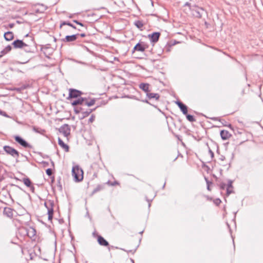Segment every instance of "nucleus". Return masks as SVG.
I'll list each match as a JSON object with an SVG mask.
<instances>
[{"label": "nucleus", "mask_w": 263, "mask_h": 263, "mask_svg": "<svg viewBox=\"0 0 263 263\" xmlns=\"http://www.w3.org/2000/svg\"><path fill=\"white\" fill-rule=\"evenodd\" d=\"M0 115L3 116L4 117H8V116L7 115V114H6V112L3 111L1 110H0Z\"/></svg>", "instance_id": "nucleus-41"}, {"label": "nucleus", "mask_w": 263, "mask_h": 263, "mask_svg": "<svg viewBox=\"0 0 263 263\" xmlns=\"http://www.w3.org/2000/svg\"><path fill=\"white\" fill-rule=\"evenodd\" d=\"M74 111L76 114H78L82 112V108L81 107H76L74 108Z\"/></svg>", "instance_id": "nucleus-31"}, {"label": "nucleus", "mask_w": 263, "mask_h": 263, "mask_svg": "<svg viewBox=\"0 0 263 263\" xmlns=\"http://www.w3.org/2000/svg\"><path fill=\"white\" fill-rule=\"evenodd\" d=\"M82 94L83 92L80 90L74 88H70L69 89V96L67 99H76L80 97Z\"/></svg>", "instance_id": "nucleus-4"}, {"label": "nucleus", "mask_w": 263, "mask_h": 263, "mask_svg": "<svg viewBox=\"0 0 263 263\" xmlns=\"http://www.w3.org/2000/svg\"><path fill=\"white\" fill-rule=\"evenodd\" d=\"M207 189H208V190H209V191H211V189H210V185H207Z\"/></svg>", "instance_id": "nucleus-52"}, {"label": "nucleus", "mask_w": 263, "mask_h": 263, "mask_svg": "<svg viewBox=\"0 0 263 263\" xmlns=\"http://www.w3.org/2000/svg\"><path fill=\"white\" fill-rule=\"evenodd\" d=\"M64 25H68L71 27H72L73 29H76V27L74 26L73 24H72L69 22H66V21H63L61 23L60 28H62V27Z\"/></svg>", "instance_id": "nucleus-23"}, {"label": "nucleus", "mask_w": 263, "mask_h": 263, "mask_svg": "<svg viewBox=\"0 0 263 263\" xmlns=\"http://www.w3.org/2000/svg\"><path fill=\"white\" fill-rule=\"evenodd\" d=\"M156 196V194H155L153 198L151 199H149L147 196L145 197L146 201L148 202V206L149 207L151 206V202L153 200V198Z\"/></svg>", "instance_id": "nucleus-38"}, {"label": "nucleus", "mask_w": 263, "mask_h": 263, "mask_svg": "<svg viewBox=\"0 0 263 263\" xmlns=\"http://www.w3.org/2000/svg\"><path fill=\"white\" fill-rule=\"evenodd\" d=\"M193 0H190V1H192Z\"/></svg>", "instance_id": "nucleus-61"}, {"label": "nucleus", "mask_w": 263, "mask_h": 263, "mask_svg": "<svg viewBox=\"0 0 263 263\" xmlns=\"http://www.w3.org/2000/svg\"><path fill=\"white\" fill-rule=\"evenodd\" d=\"M186 115V119L188 121H189L190 122H195L196 121V119H195L194 117L191 115H189V114H186L185 115Z\"/></svg>", "instance_id": "nucleus-28"}, {"label": "nucleus", "mask_w": 263, "mask_h": 263, "mask_svg": "<svg viewBox=\"0 0 263 263\" xmlns=\"http://www.w3.org/2000/svg\"><path fill=\"white\" fill-rule=\"evenodd\" d=\"M35 230L34 229H32V232H33L32 236H34L35 235Z\"/></svg>", "instance_id": "nucleus-49"}, {"label": "nucleus", "mask_w": 263, "mask_h": 263, "mask_svg": "<svg viewBox=\"0 0 263 263\" xmlns=\"http://www.w3.org/2000/svg\"><path fill=\"white\" fill-rule=\"evenodd\" d=\"M134 25L139 29H140L141 30H142V28L143 27V26H144V24L142 22V21H140V20H138V21H136L135 22H134Z\"/></svg>", "instance_id": "nucleus-22"}, {"label": "nucleus", "mask_w": 263, "mask_h": 263, "mask_svg": "<svg viewBox=\"0 0 263 263\" xmlns=\"http://www.w3.org/2000/svg\"><path fill=\"white\" fill-rule=\"evenodd\" d=\"M68 17L69 18H72L73 17V14L70 15Z\"/></svg>", "instance_id": "nucleus-54"}, {"label": "nucleus", "mask_w": 263, "mask_h": 263, "mask_svg": "<svg viewBox=\"0 0 263 263\" xmlns=\"http://www.w3.org/2000/svg\"><path fill=\"white\" fill-rule=\"evenodd\" d=\"M185 6H187L189 7V8L190 11L191 10H192L193 8L194 7V5L192 6L191 4L189 2H186L184 4L183 7H185Z\"/></svg>", "instance_id": "nucleus-34"}, {"label": "nucleus", "mask_w": 263, "mask_h": 263, "mask_svg": "<svg viewBox=\"0 0 263 263\" xmlns=\"http://www.w3.org/2000/svg\"><path fill=\"white\" fill-rule=\"evenodd\" d=\"M23 182L26 186H31V181L29 178H24Z\"/></svg>", "instance_id": "nucleus-25"}, {"label": "nucleus", "mask_w": 263, "mask_h": 263, "mask_svg": "<svg viewBox=\"0 0 263 263\" xmlns=\"http://www.w3.org/2000/svg\"><path fill=\"white\" fill-rule=\"evenodd\" d=\"M46 174L50 176L51 175L52 173V170L51 168H47L46 170Z\"/></svg>", "instance_id": "nucleus-36"}, {"label": "nucleus", "mask_w": 263, "mask_h": 263, "mask_svg": "<svg viewBox=\"0 0 263 263\" xmlns=\"http://www.w3.org/2000/svg\"><path fill=\"white\" fill-rule=\"evenodd\" d=\"M233 181L232 180H229L228 184H227V195L229 196L231 193H233Z\"/></svg>", "instance_id": "nucleus-15"}, {"label": "nucleus", "mask_w": 263, "mask_h": 263, "mask_svg": "<svg viewBox=\"0 0 263 263\" xmlns=\"http://www.w3.org/2000/svg\"><path fill=\"white\" fill-rule=\"evenodd\" d=\"M58 144L65 152H68L69 151L68 145L65 144L60 138H58Z\"/></svg>", "instance_id": "nucleus-19"}, {"label": "nucleus", "mask_w": 263, "mask_h": 263, "mask_svg": "<svg viewBox=\"0 0 263 263\" xmlns=\"http://www.w3.org/2000/svg\"><path fill=\"white\" fill-rule=\"evenodd\" d=\"M95 103V100L94 99H91L89 102L86 101H85L84 104L88 106H91Z\"/></svg>", "instance_id": "nucleus-29"}, {"label": "nucleus", "mask_w": 263, "mask_h": 263, "mask_svg": "<svg viewBox=\"0 0 263 263\" xmlns=\"http://www.w3.org/2000/svg\"><path fill=\"white\" fill-rule=\"evenodd\" d=\"M33 130L35 133H39L42 135H43L44 134V133H45V130L44 129H43L40 128L36 127H33Z\"/></svg>", "instance_id": "nucleus-26"}, {"label": "nucleus", "mask_w": 263, "mask_h": 263, "mask_svg": "<svg viewBox=\"0 0 263 263\" xmlns=\"http://www.w3.org/2000/svg\"><path fill=\"white\" fill-rule=\"evenodd\" d=\"M83 172L78 166H75L72 169V175L76 182H79L82 180Z\"/></svg>", "instance_id": "nucleus-1"}, {"label": "nucleus", "mask_w": 263, "mask_h": 263, "mask_svg": "<svg viewBox=\"0 0 263 263\" xmlns=\"http://www.w3.org/2000/svg\"><path fill=\"white\" fill-rule=\"evenodd\" d=\"M130 261H131V262H132V263H134V259H132V258H130Z\"/></svg>", "instance_id": "nucleus-55"}, {"label": "nucleus", "mask_w": 263, "mask_h": 263, "mask_svg": "<svg viewBox=\"0 0 263 263\" xmlns=\"http://www.w3.org/2000/svg\"><path fill=\"white\" fill-rule=\"evenodd\" d=\"M59 186L60 187V189L62 190V185L60 184L59 185Z\"/></svg>", "instance_id": "nucleus-57"}, {"label": "nucleus", "mask_w": 263, "mask_h": 263, "mask_svg": "<svg viewBox=\"0 0 263 263\" xmlns=\"http://www.w3.org/2000/svg\"><path fill=\"white\" fill-rule=\"evenodd\" d=\"M206 183L207 185H210L212 183V182L210 181H207V182Z\"/></svg>", "instance_id": "nucleus-47"}, {"label": "nucleus", "mask_w": 263, "mask_h": 263, "mask_svg": "<svg viewBox=\"0 0 263 263\" xmlns=\"http://www.w3.org/2000/svg\"><path fill=\"white\" fill-rule=\"evenodd\" d=\"M148 36L151 42L156 43L159 40L160 36V33L158 32H155L152 34H148Z\"/></svg>", "instance_id": "nucleus-9"}, {"label": "nucleus", "mask_w": 263, "mask_h": 263, "mask_svg": "<svg viewBox=\"0 0 263 263\" xmlns=\"http://www.w3.org/2000/svg\"><path fill=\"white\" fill-rule=\"evenodd\" d=\"M210 119H211L213 121H220V119L218 117H212V118H210Z\"/></svg>", "instance_id": "nucleus-42"}, {"label": "nucleus", "mask_w": 263, "mask_h": 263, "mask_svg": "<svg viewBox=\"0 0 263 263\" xmlns=\"http://www.w3.org/2000/svg\"><path fill=\"white\" fill-rule=\"evenodd\" d=\"M209 153H210L212 157H214V153L210 149H209Z\"/></svg>", "instance_id": "nucleus-44"}, {"label": "nucleus", "mask_w": 263, "mask_h": 263, "mask_svg": "<svg viewBox=\"0 0 263 263\" xmlns=\"http://www.w3.org/2000/svg\"><path fill=\"white\" fill-rule=\"evenodd\" d=\"M53 178H54V177H53L52 179V182L53 181Z\"/></svg>", "instance_id": "nucleus-59"}, {"label": "nucleus", "mask_w": 263, "mask_h": 263, "mask_svg": "<svg viewBox=\"0 0 263 263\" xmlns=\"http://www.w3.org/2000/svg\"><path fill=\"white\" fill-rule=\"evenodd\" d=\"M146 49V45L144 43H137L133 48V52L135 51H138L141 52H143Z\"/></svg>", "instance_id": "nucleus-7"}, {"label": "nucleus", "mask_w": 263, "mask_h": 263, "mask_svg": "<svg viewBox=\"0 0 263 263\" xmlns=\"http://www.w3.org/2000/svg\"><path fill=\"white\" fill-rule=\"evenodd\" d=\"M164 186H165V184L163 185V188H164Z\"/></svg>", "instance_id": "nucleus-60"}, {"label": "nucleus", "mask_w": 263, "mask_h": 263, "mask_svg": "<svg viewBox=\"0 0 263 263\" xmlns=\"http://www.w3.org/2000/svg\"><path fill=\"white\" fill-rule=\"evenodd\" d=\"M3 56H4V55L2 54V53H1V52H0V58H2Z\"/></svg>", "instance_id": "nucleus-56"}, {"label": "nucleus", "mask_w": 263, "mask_h": 263, "mask_svg": "<svg viewBox=\"0 0 263 263\" xmlns=\"http://www.w3.org/2000/svg\"><path fill=\"white\" fill-rule=\"evenodd\" d=\"M95 116L94 115H92L90 118L88 120V122L92 123L95 120Z\"/></svg>", "instance_id": "nucleus-39"}, {"label": "nucleus", "mask_w": 263, "mask_h": 263, "mask_svg": "<svg viewBox=\"0 0 263 263\" xmlns=\"http://www.w3.org/2000/svg\"><path fill=\"white\" fill-rule=\"evenodd\" d=\"M87 100L86 98H83L81 97V96L78 99L74 101H73L72 102H71V105L73 106H76L78 105H82L83 103H84L85 101Z\"/></svg>", "instance_id": "nucleus-13"}, {"label": "nucleus", "mask_w": 263, "mask_h": 263, "mask_svg": "<svg viewBox=\"0 0 263 263\" xmlns=\"http://www.w3.org/2000/svg\"><path fill=\"white\" fill-rule=\"evenodd\" d=\"M23 48L26 52H30L31 51V49L29 46H28L26 44H25V46H24V47Z\"/></svg>", "instance_id": "nucleus-32"}, {"label": "nucleus", "mask_w": 263, "mask_h": 263, "mask_svg": "<svg viewBox=\"0 0 263 263\" xmlns=\"http://www.w3.org/2000/svg\"><path fill=\"white\" fill-rule=\"evenodd\" d=\"M219 186L220 190H224L227 186V184L225 183L221 182L219 183Z\"/></svg>", "instance_id": "nucleus-33"}, {"label": "nucleus", "mask_w": 263, "mask_h": 263, "mask_svg": "<svg viewBox=\"0 0 263 263\" xmlns=\"http://www.w3.org/2000/svg\"><path fill=\"white\" fill-rule=\"evenodd\" d=\"M12 45L15 48H22L25 46V43L20 40H16L13 41Z\"/></svg>", "instance_id": "nucleus-14"}, {"label": "nucleus", "mask_w": 263, "mask_h": 263, "mask_svg": "<svg viewBox=\"0 0 263 263\" xmlns=\"http://www.w3.org/2000/svg\"><path fill=\"white\" fill-rule=\"evenodd\" d=\"M79 36H80L81 37H85L86 36V34L85 33H81V34H79Z\"/></svg>", "instance_id": "nucleus-46"}, {"label": "nucleus", "mask_w": 263, "mask_h": 263, "mask_svg": "<svg viewBox=\"0 0 263 263\" xmlns=\"http://www.w3.org/2000/svg\"><path fill=\"white\" fill-rule=\"evenodd\" d=\"M47 9V7L43 4H37L34 9L35 13H43Z\"/></svg>", "instance_id": "nucleus-8"}, {"label": "nucleus", "mask_w": 263, "mask_h": 263, "mask_svg": "<svg viewBox=\"0 0 263 263\" xmlns=\"http://www.w3.org/2000/svg\"><path fill=\"white\" fill-rule=\"evenodd\" d=\"M45 206L48 209L49 207L53 206L54 205V202L52 200H48V201H46L44 203Z\"/></svg>", "instance_id": "nucleus-27"}, {"label": "nucleus", "mask_w": 263, "mask_h": 263, "mask_svg": "<svg viewBox=\"0 0 263 263\" xmlns=\"http://www.w3.org/2000/svg\"><path fill=\"white\" fill-rule=\"evenodd\" d=\"M191 11L194 16L199 18H201L204 13H206L205 10L203 8L200 7L196 5H194V7Z\"/></svg>", "instance_id": "nucleus-2"}, {"label": "nucleus", "mask_w": 263, "mask_h": 263, "mask_svg": "<svg viewBox=\"0 0 263 263\" xmlns=\"http://www.w3.org/2000/svg\"><path fill=\"white\" fill-rule=\"evenodd\" d=\"M149 87L150 85L148 83H141L139 85V88L142 90L146 95L151 91Z\"/></svg>", "instance_id": "nucleus-12"}, {"label": "nucleus", "mask_w": 263, "mask_h": 263, "mask_svg": "<svg viewBox=\"0 0 263 263\" xmlns=\"http://www.w3.org/2000/svg\"><path fill=\"white\" fill-rule=\"evenodd\" d=\"M60 133H62L64 137H67L70 134V127L67 124L62 125L59 129Z\"/></svg>", "instance_id": "nucleus-6"}, {"label": "nucleus", "mask_w": 263, "mask_h": 263, "mask_svg": "<svg viewBox=\"0 0 263 263\" xmlns=\"http://www.w3.org/2000/svg\"><path fill=\"white\" fill-rule=\"evenodd\" d=\"M204 179H205V180L206 182H207V181H209V180L208 179V178H207L206 177H204Z\"/></svg>", "instance_id": "nucleus-53"}, {"label": "nucleus", "mask_w": 263, "mask_h": 263, "mask_svg": "<svg viewBox=\"0 0 263 263\" xmlns=\"http://www.w3.org/2000/svg\"><path fill=\"white\" fill-rule=\"evenodd\" d=\"M3 149L7 154L11 155L13 158L17 159L19 157L20 153L15 148L8 145H5L3 147Z\"/></svg>", "instance_id": "nucleus-3"}, {"label": "nucleus", "mask_w": 263, "mask_h": 263, "mask_svg": "<svg viewBox=\"0 0 263 263\" xmlns=\"http://www.w3.org/2000/svg\"><path fill=\"white\" fill-rule=\"evenodd\" d=\"M12 47L10 45H8L6 46L3 50L1 51V53L4 55L8 53L11 51Z\"/></svg>", "instance_id": "nucleus-24"}, {"label": "nucleus", "mask_w": 263, "mask_h": 263, "mask_svg": "<svg viewBox=\"0 0 263 263\" xmlns=\"http://www.w3.org/2000/svg\"><path fill=\"white\" fill-rule=\"evenodd\" d=\"M4 38L6 41H10L13 39V33L12 32L8 31L5 33Z\"/></svg>", "instance_id": "nucleus-20"}, {"label": "nucleus", "mask_w": 263, "mask_h": 263, "mask_svg": "<svg viewBox=\"0 0 263 263\" xmlns=\"http://www.w3.org/2000/svg\"><path fill=\"white\" fill-rule=\"evenodd\" d=\"M94 109H89L86 111H82V113L83 115V118H85L88 116Z\"/></svg>", "instance_id": "nucleus-30"}, {"label": "nucleus", "mask_w": 263, "mask_h": 263, "mask_svg": "<svg viewBox=\"0 0 263 263\" xmlns=\"http://www.w3.org/2000/svg\"><path fill=\"white\" fill-rule=\"evenodd\" d=\"M4 179V178L3 176H0V182L2 181Z\"/></svg>", "instance_id": "nucleus-50"}, {"label": "nucleus", "mask_w": 263, "mask_h": 263, "mask_svg": "<svg viewBox=\"0 0 263 263\" xmlns=\"http://www.w3.org/2000/svg\"><path fill=\"white\" fill-rule=\"evenodd\" d=\"M176 103L178 105L181 111L182 112L183 114L186 115L187 113V106L180 101H177L176 102Z\"/></svg>", "instance_id": "nucleus-11"}, {"label": "nucleus", "mask_w": 263, "mask_h": 263, "mask_svg": "<svg viewBox=\"0 0 263 263\" xmlns=\"http://www.w3.org/2000/svg\"><path fill=\"white\" fill-rule=\"evenodd\" d=\"M221 202V201L219 198H217L214 200V203L216 205H219Z\"/></svg>", "instance_id": "nucleus-35"}, {"label": "nucleus", "mask_w": 263, "mask_h": 263, "mask_svg": "<svg viewBox=\"0 0 263 263\" xmlns=\"http://www.w3.org/2000/svg\"><path fill=\"white\" fill-rule=\"evenodd\" d=\"M220 134L222 140H227L231 136V134L227 130H221Z\"/></svg>", "instance_id": "nucleus-18"}, {"label": "nucleus", "mask_w": 263, "mask_h": 263, "mask_svg": "<svg viewBox=\"0 0 263 263\" xmlns=\"http://www.w3.org/2000/svg\"><path fill=\"white\" fill-rule=\"evenodd\" d=\"M73 22L74 23H75L76 24H78V25H80V26H82V27H83V26H84L83 24H82V23H81L80 22H79V21H77V20H73Z\"/></svg>", "instance_id": "nucleus-40"}, {"label": "nucleus", "mask_w": 263, "mask_h": 263, "mask_svg": "<svg viewBox=\"0 0 263 263\" xmlns=\"http://www.w3.org/2000/svg\"><path fill=\"white\" fill-rule=\"evenodd\" d=\"M28 187L30 188V190L31 191V192L32 193L34 192L35 188L33 185H31V186H28Z\"/></svg>", "instance_id": "nucleus-43"}, {"label": "nucleus", "mask_w": 263, "mask_h": 263, "mask_svg": "<svg viewBox=\"0 0 263 263\" xmlns=\"http://www.w3.org/2000/svg\"><path fill=\"white\" fill-rule=\"evenodd\" d=\"M79 36V34H72L71 35H66L64 39H62L64 42H71L75 41Z\"/></svg>", "instance_id": "nucleus-10"}, {"label": "nucleus", "mask_w": 263, "mask_h": 263, "mask_svg": "<svg viewBox=\"0 0 263 263\" xmlns=\"http://www.w3.org/2000/svg\"><path fill=\"white\" fill-rule=\"evenodd\" d=\"M102 189V187L100 185H98L97 187L92 192V193H95L99 191H100Z\"/></svg>", "instance_id": "nucleus-37"}, {"label": "nucleus", "mask_w": 263, "mask_h": 263, "mask_svg": "<svg viewBox=\"0 0 263 263\" xmlns=\"http://www.w3.org/2000/svg\"><path fill=\"white\" fill-rule=\"evenodd\" d=\"M143 231H141V232H140V234H142V233H143Z\"/></svg>", "instance_id": "nucleus-58"}, {"label": "nucleus", "mask_w": 263, "mask_h": 263, "mask_svg": "<svg viewBox=\"0 0 263 263\" xmlns=\"http://www.w3.org/2000/svg\"><path fill=\"white\" fill-rule=\"evenodd\" d=\"M142 102L151 105V103L147 100H142Z\"/></svg>", "instance_id": "nucleus-45"}, {"label": "nucleus", "mask_w": 263, "mask_h": 263, "mask_svg": "<svg viewBox=\"0 0 263 263\" xmlns=\"http://www.w3.org/2000/svg\"><path fill=\"white\" fill-rule=\"evenodd\" d=\"M146 97L149 99H155V100H159L160 98V95L157 93H152L149 91L146 94Z\"/></svg>", "instance_id": "nucleus-16"}, {"label": "nucleus", "mask_w": 263, "mask_h": 263, "mask_svg": "<svg viewBox=\"0 0 263 263\" xmlns=\"http://www.w3.org/2000/svg\"><path fill=\"white\" fill-rule=\"evenodd\" d=\"M53 206L49 207V208L48 209L47 214H48V219L49 220H51L52 219V218H53Z\"/></svg>", "instance_id": "nucleus-21"}, {"label": "nucleus", "mask_w": 263, "mask_h": 263, "mask_svg": "<svg viewBox=\"0 0 263 263\" xmlns=\"http://www.w3.org/2000/svg\"><path fill=\"white\" fill-rule=\"evenodd\" d=\"M225 159L224 156H221L220 158V160H223Z\"/></svg>", "instance_id": "nucleus-48"}, {"label": "nucleus", "mask_w": 263, "mask_h": 263, "mask_svg": "<svg viewBox=\"0 0 263 263\" xmlns=\"http://www.w3.org/2000/svg\"><path fill=\"white\" fill-rule=\"evenodd\" d=\"M98 242L100 245L102 246L107 247L109 246L108 242L100 235L98 236Z\"/></svg>", "instance_id": "nucleus-17"}, {"label": "nucleus", "mask_w": 263, "mask_h": 263, "mask_svg": "<svg viewBox=\"0 0 263 263\" xmlns=\"http://www.w3.org/2000/svg\"><path fill=\"white\" fill-rule=\"evenodd\" d=\"M14 26V24H9V26L10 28H12Z\"/></svg>", "instance_id": "nucleus-51"}, {"label": "nucleus", "mask_w": 263, "mask_h": 263, "mask_svg": "<svg viewBox=\"0 0 263 263\" xmlns=\"http://www.w3.org/2000/svg\"><path fill=\"white\" fill-rule=\"evenodd\" d=\"M14 138L16 142L25 148H32V146L29 144L25 139L19 136H15Z\"/></svg>", "instance_id": "nucleus-5"}]
</instances>
